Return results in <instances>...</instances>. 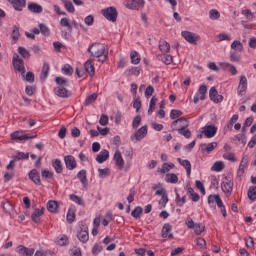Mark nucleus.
<instances>
[{
    "label": "nucleus",
    "mask_w": 256,
    "mask_h": 256,
    "mask_svg": "<svg viewBox=\"0 0 256 256\" xmlns=\"http://www.w3.org/2000/svg\"><path fill=\"white\" fill-rule=\"evenodd\" d=\"M18 53L19 55H21V57H23V59H29L31 57V53L29 52V50H27L23 46L18 47Z\"/></svg>",
    "instance_id": "43"
},
{
    "label": "nucleus",
    "mask_w": 256,
    "mask_h": 256,
    "mask_svg": "<svg viewBox=\"0 0 256 256\" xmlns=\"http://www.w3.org/2000/svg\"><path fill=\"white\" fill-rule=\"evenodd\" d=\"M68 223H73L75 221V213L73 211L68 210L67 216H66Z\"/></svg>",
    "instance_id": "63"
},
{
    "label": "nucleus",
    "mask_w": 256,
    "mask_h": 256,
    "mask_svg": "<svg viewBox=\"0 0 256 256\" xmlns=\"http://www.w3.org/2000/svg\"><path fill=\"white\" fill-rule=\"evenodd\" d=\"M217 142L204 143L200 145V149L202 153H211L217 149Z\"/></svg>",
    "instance_id": "24"
},
{
    "label": "nucleus",
    "mask_w": 256,
    "mask_h": 256,
    "mask_svg": "<svg viewBox=\"0 0 256 256\" xmlns=\"http://www.w3.org/2000/svg\"><path fill=\"white\" fill-rule=\"evenodd\" d=\"M245 93H247V76L241 75L237 88V95H239V97H243Z\"/></svg>",
    "instance_id": "10"
},
{
    "label": "nucleus",
    "mask_w": 256,
    "mask_h": 256,
    "mask_svg": "<svg viewBox=\"0 0 256 256\" xmlns=\"http://www.w3.org/2000/svg\"><path fill=\"white\" fill-rule=\"evenodd\" d=\"M166 183L176 184L179 183V177L175 173H168L165 177Z\"/></svg>",
    "instance_id": "37"
},
{
    "label": "nucleus",
    "mask_w": 256,
    "mask_h": 256,
    "mask_svg": "<svg viewBox=\"0 0 256 256\" xmlns=\"http://www.w3.org/2000/svg\"><path fill=\"white\" fill-rule=\"evenodd\" d=\"M101 13L103 17H105V19H107L108 21H112V23H115V21H117V16H118L117 8L111 6L101 10Z\"/></svg>",
    "instance_id": "5"
},
{
    "label": "nucleus",
    "mask_w": 256,
    "mask_h": 256,
    "mask_svg": "<svg viewBox=\"0 0 256 256\" xmlns=\"http://www.w3.org/2000/svg\"><path fill=\"white\" fill-rule=\"evenodd\" d=\"M141 215H143V208L141 206H137L132 212L131 216L134 217V219H140Z\"/></svg>",
    "instance_id": "45"
},
{
    "label": "nucleus",
    "mask_w": 256,
    "mask_h": 256,
    "mask_svg": "<svg viewBox=\"0 0 256 256\" xmlns=\"http://www.w3.org/2000/svg\"><path fill=\"white\" fill-rule=\"evenodd\" d=\"M45 214V208H35L34 212L31 215V219L34 223H41V217Z\"/></svg>",
    "instance_id": "23"
},
{
    "label": "nucleus",
    "mask_w": 256,
    "mask_h": 256,
    "mask_svg": "<svg viewBox=\"0 0 256 256\" xmlns=\"http://www.w3.org/2000/svg\"><path fill=\"white\" fill-rule=\"evenodd\" d=\"M47 209L50 213H57V210L59 209V203L55 200H50L47 203Z\"/></svg>",
    "instance_id": "35"
},
{
    "label": "nucleus",
    "mask_w": 256,
    "mask_h": 256,
    "mask_svg": "<svg viewBox=\"0 0 256 256\" xmlns=\"http://www.w3.org/2000/svg\"><path fill=\"white\" fill-rule=\"evenodd\" d=\"M64 7L68 13H75V6H73V3L71 1H68L64 4Z\"/></svg>",
    "instance_id": "60"
},
{
    "label": "nucleus",
    "mask_w": 256,
    "mask_h": 256,
    "mask_svg": "<svg viewBox=\"0 0 256 256\" xmlns=\"http://www.w3.org/2000/svg\"><path fill=\"white\" fill-rule=\"evenodd\" d=\"M182 37L190 43L191 45H197V42L199 41V36L197 34L190 32V31H182L181 32Z\"/></svg>",
    "instance_id": "11"
},
{
    "label": "nucleus",
    "mask_w": 256,
    "mask_h": 256,
    "mask_svg": "<svg viewBox=\"0 0 256 256\" xmlns=\"http://www.w3.org/2000/svg\"><path fill=\"white\" fill-rule=\"evenodd\" d=\"M159 49L162 53H169L171 51V45L167 41L163 40L159 44Z\"/></svg>",
    "instance_id": "41"
},
{
    "label": "nucleus",
    "mask_w": 256,
    "mask_h": 256,
    "mask_svg": "<svg viewBox=\"0 0 256 256\" xmlns=\"http://www.w3.org/2000/svg\"><path fill=\"white\" fill-rule=\"evenodd\" d=\"M247 165H249V159L243 157L237 171V179H239V181H241V178L245 174V169H247Z\"/></svg>",
    "instance_id": "18"
},
{
    "label": "nucleus",
    "mask_w": 256,
    "mask_h": 256,
    "mask_svg": "<svg viewBox=\"0 0 256 256\" xmlns=\"http://www.w3.org/2000/svg\"><path fill=\"white\" fill-rule=\"evenodd\" d=\"M11 37H12L11 45H15V43L19 41V37H21V34L19 33V27L17 26L12 27Z\"/></svg>",
    "instance_id": "32"
},
{
    "label": "nucleus",
    "mask_w": 256,
    "mask_h": 256,
    "mask_svg": "<svg viewBox=\"0 0 256 256\" xmlns=\"http://www.w3.org/2000/svg\"><path fill=\"white\" fill-rule=\"evenodd\" d=\"M101 251H103V246L95 244L92 248V255L97 256Z\"/></svg>",
    "instance_id": "59"
},
{
    "label": "nucleus",
    "mask_w": 256,
    "mask_h": 256,
    "mask_svg": "<svg viewBox=\"0 0 256 256\" xmlns=\"http://www.w3.org/2000/svg\"><path fill=\"white\" fill-rule=\"evenodd\" d=\"M99 123L105 127V125H109V116L102 114L99 120Z\"/></svg>",
    "instance_id": "62"
},
{
    "label": "nucleus",
    "mask_w": 256,
    "mask_h": 256,
    "mask_svg": "<svg viewBox=\"0 0 256 256\" xmlns=\"http://www.w3.org/2000/svg\"><path fill=\"white\" fill-rule=\"evenodd\" d=\"M175 201H176V205L178 207H183V205H185V203H187V196H183L181 198V196H179V193H176Z\"/></svg>",
    "instance_id": "46"
},
{
    "label": "nucleus",
    "mask_w": 256,
    "mask_h": 256,
    "mask_svg": "<svg viewBox=\"0 0 256 256\" xmlns=\"http://www.w3.org/2000/svg\"><path fill=\"white\" fill-rule=\"evenodd\" d=\"M231 49H233V51L230 52L231 63H239V61H241V54L239 53H243V51H245L243 43L239 40H235L231 44Z\"/></svg>",
    "instance_id": "3"
},
{
    "label": "nucleus",
    "mask_w": 256,
    "mask_h": 256,
    "mask_svg": "<svg viewBox=\"0 0 256 256\" xmlns=\"http://www.w3.org/2000/svg\"><path fill=\"white\" fill-rule=\"evenodd\" d=\"M55 81L59 87H69V81L63 77H56Z\"/></svg>",
    "instance_id": "48"
},
{
    "label": "nucleus",
    "mask_w": 256,
    "mask_h": 256,
    "mask_svg": "<svg viewBox=\"0 0 256 256\" xmlns=\"http://www.w3.org/2000/svg\"><path fill=\"white\" fill-rule=\"evenodd\" d=\"M64 163L68 171H73V169H77V161L75 160V157L73 155L65 156Z\"/></svg>",
    "instance_id": "13"
},
{
    "label": "nucleus",
    "mask_w": 256,
    "mask_h": 256,
    "mask_svg": "<svg viewBox=\"0 0 256 256\" xmlns=\"http://www.w3.org/2000/svg\"><path fill=\"white\" fill-rule=\"evenodd\" d=\"M88 53H90L91 57H96L100 63H105L109 55L105 50V45L98 42L88 47Z\"/></svg>",
    "instance_id": "1"
},
{
    "label": "nucleus",
    "mask_w": 256,
    "mask_h": 256,
    "mask_svg": "<svg viewBox=\"0 0 256 256\" xmlns=\"http://www.w3.org/2000/svg\"><path fill=\"white\" fill-rule=\"evenodd\" d=\"M209 17H210V19L215 21V20L219 19V17H221V14L219 13V11L212 9L209 11Z\"/></svg>",
    "instance_id": "56"
},
{
    "label": "nucleus",
    "mask_w": 256,
    "mask_h": 256,
    "mask_svg": "<svg viewBox=\"0 0 256 256\" xmlns=\"http://www.w3.org/2000/svg\"><path fill=\"white\" fill-rule=\"evenodd\" d=\"M202 129V133L207 137V139H211L217 135V126L215 125H206Z\"/></svg>",
    "instance_id": "12"
},
{
    "label": "nucleus",
    "mask_w": 256,
    "mask_h": 256,
    "mask_svg": "<svg viewBox=\"0 0 256 256\" xmlns=\"http://www.w3.org/2000/svg\"><path fill=\"white\" fill-rule=\"evenodd\" d=\"M60 25H61V27H67L68 30L73 31V26H71V24L69 23L68 18H62L60 20Z\"/></svg>",
    "instance_id": "55"
},
{
    "label": "nucleus",
    "mask_w": 256,
    "mask_h": 256,
    "mask_svg": "<svg viewBox=\"0 0 256 256\" xmlns=\"http://www.w3.org/2000/svg\"><path fill=\"white\" fill-rule=\"evenodd\" d=\"M170 169H175V164L165 162L162 164L160 173H162V174L169 173Z\"/></svg>",
    "instance_id": "40"
},
{
    "label": "nucleus",
    "mask_w": 256,
    "mask_h": 256,
    "mask_svg": "<svg viewBox=\"0 0 256 256\" xmlns=\"http://www.w3.org/2000/svg\"><path fill=\"white\" fill-rule=\"evenodd\" d=\"M181 115H183V112L181 110L172 109L170 112V119L172 120L179 119Z\"/></svg>",
    "instance_id": "52"
},
{
    "label": "nucleus",
    "mask_w": 256,
    "mask_h": 256,
    "mask_svg": "<svg viewBox=\"0 0 256 256\" xmlns=\"http://www.w3.org/2000/svg\"><path fill=\"white\" fill-rule=\"evenodd\" d=\"M14 161H21V159H29V153L18 152L15 156H13Z\"/></svg>",
    "instance_id": "51"
},
{
    "label": "nucleus",
    "mask_w": 256,
    "mask_h": 256,
    "mask_svg": "<svg viewBox=\"0 0 256 256\" xmlns=\"http://www.w3.org/2000/svg\"><path fill=\"white\" fill-rule=\"evenodd\" d=\"M3 210L6 212V213H9L11 214V212L13 211V205H11V203L9 202H5L3 205Z\"/></svg>",
    "instance_id": "64"
},
{
    "label": "nucleus",
    "mask_w": 256,
    "mask_h": 256,
    "mask_svg": "<svg viewBox=\"0 0 256 256\" xmlns=\"http://www.w3.org/2000/svg\"><path fill=\"white\" fill-rule=\"evenodd\" d=\"M97 101V93H93L86 97L84 101L85 107H88V105H91Z\"/></svg>",
    "instance_id": "42"
},
{
    "label": "nucleus",
    "mask_w": 256,
    "mask_h": 256,
    "mask_svg": "<svg viewBox=\"0 0 256 256\" xmlns=\"http://www.w3.org/2000/svg\"><path fill=\"white\" fill-rule=\"evenodd\" d=\"M80 227L77 230L76 237L80 243H87L89 241V226H87V223L81 221Z\"/></svg>",
    "instance_id": "4"
},
{
    "label": "nucleus",
    "mask_w": 256,
    "mask_h": 256,
    "mask_svg": "<svg viewBox=\"0 0 256 256\" xmlns=\"http://www.w3.org/2000/svg\"><path fill=\"white\" fill-rule=\"evenodd\" d=\"M141 125V116L137 115L132 121V128L137 129Z\"/></svg>",
    "instance_id": "61"
},
{
    "label": "nucleus",
    "mask_w": 256,
    "mask_h": 256,
    "mask_svg": "<svg viewBox=\"0 0 256 256\" xmlns=\"http://www.w3.org/2000/svg\"><path fill=\"white\" fill-rule=\"evenodd\" d=\"M247 195L250 201H256V186H250Z\"/></svg>",
    "instance_id": "47"
},
{
    "label": "nucleus",
    "mask_w": 256,
    "mask_h": 256,
    "mask_svg": "<svg viewBox=\"0 0 256 256\" xmlns=\"http://www.w3.org/2000/svg\"><path fill=\"white\" fill-rule=\"evenodd\" d=\"M155 105H157V98L152 97L149 103L148 115H152L155 111Z\"/></svg>",
    "instance_id": "50"
},
{
    "label": "nucleus",
    "mask_w": 256,
    "mask_h": 256,
    "mask_svg": "<svg viewBox=\"0 0 256 256\" xmlns=\"http://www.w3.org/2000/svg\"><path fill=\"white\" fill-rule=\"evenodd\" d=\"M130 59L133 65H139V63H141V57H139V53L137 51L131 52Z\"/></svg>",
    "instance_id": "39"
},
{
    "label": "nucleus",
    "mask_w": 256,
    "mask_h": 256,
    "mask_svg": "<svg viewBox=\"0 0 256 256\" xmlns=\"http://www.w3.org/2000/svg\"><path fill=\"white\" fill-rule=\"evenodd\" d=\"M178 163H180V165H182V167H184L186 169V173L189 177V175H191V162L189 160H183L181 158H177Z\"/></svg>",
    "instance_id": "36"
},
{
    "label": "nucleus",
    "mask_w": 256,
    "mask_h": 256,
    "mask_svg": "<svg viewBox=\"0 0 256 256\" xmlns=\"http://www.w3.org/2000/svg\"><path fill=\"white\" fill-rule=\"evenodd\" d=\"M207 96V85H201L198 89V94L194 95L193 102L195 105L199 103V101H205Z\"/></svg>",
    "instance_id": "9"
},
{
    "label": "nucleus",
    "mask_w": 256,
    "mask_h": 256,
    "mask_svg": "<svg viewBox=\"0 0 256 256\" xmlns=\"http://www.w3.org/2000/svg\"><path fill=\"white\" fill-rule=\"evenodd\" d=\"M209 97L210 101H213L214 103H221L223 101V95H219V92H217V88L215 87L210 88Z\"/></svg>",
    "instance_id": "20"
},
{
    "label": "nucleus",
    "mask_w": 256,
    "mask_h": 256,
    "mask_svg": "<svg viewBox=\"0 0 256 256\" xmlns=\"http://www.w3.org/2000/svg\"><path fill=\"white\" fill-rule=\"evenodd\" d=\"M16 253L20 256H33L35 255V248H27L24 245H19L16 249Z\"/></svg>",
    "instance_id": "15"
},
{
    "label": "nucleus",
    "mask_w": 256,
    "mask_h": 256,
    "mask_svg": "<svg viewBox=\"0 0 256 256\" xmlns=\"http://www.w3.org/2000/svg\"><path fill=\"white\" fill-rule=\"evenodd\" d=\"M14 7L15 11H23L24 7H27V0H8Z\"/></svg>",
    "instance_id": "26"
},
{
    "label": "nucleus",
    "mask_w": 256,
    "mask_h": 256,
    "mask_svg": "<svg viewBox=\"0 0 256 256\" xmlns=\"http://www.w3.org/2000/svg\"><path fill=\"white\" fill-rule=\"evenodd\" d=\"M70 201H73V203H76L77 205H80L81 207H85V200H83V198L75 195V194H71L69 196Z\"/></svg>",
    "instance_id": "38"
},
{
    "label": "nucleus",
    "mask_w": 256,
    "mask_h": 256,
    "mask_svg": "<svg viewBox=\"0 0 256 256\" xmlns=\"http://www.w3.org/2000/svg\"><path fill=\"white\" fill-rule=\"evenodd\" d=\"M147 137V125L142 126L139 128L132 136L131 140L135 139L136 141H141L142 139H145Z\"/></svg>",
    "instance_id": "14"
},
{
    "label": "nucleus",
    "mask_w": 256,
    "mask_h": 256,
    "mask_svg": "<svg viewBox=\"0 0 256 256\" xmlns=\"http://www.w3.org/2000/svg\"><path fill=\"white\" fill-rule=\"evenodd\" d=\"M52 167L56 173H63V163L59 158L52 160Z\"/></svg>",
    "instance_id": "30"
},
{
    "label": "nucleus",
    "mask_w": 256,
    "mask_h": 256,
    "mask_svg": "<svg viewBox=\"0 0 256 256\" xmlns=\"http://www.w3.org/2000/svg\"><path fill=\"white\" fill-rule=\"evenodd\" d=\"M80 183H82L83 187H87V170L82 169L77 174Z\"/></svg>",
    "instance_id": "34"
},
{
    "label": "nucleus",
    "mask_w": 256,
    "mask_h": 256,
    "mask_svg": "<svg viewBox=\"0 0 256 256\" xmlns=\"http://www.w3.org/2000/svg\"><path fill=\"white\" fill-rule=\"evenodd\" d=\"M114 161L116 162L118 169H123V167H125V161L123 160L121 151L116 150V152L114 154Z\"/></svg>",
    "instance_id": "27"
},
{
    "label": "nucleus",
    "mask_w": 256,
    "mask_h": 256,
    "mask_svg": "<svg viewBox=\"0 0 256 256\" xmlns=\"http://www.w3.org/2000/svg\"><path fill=\"white\" fill-rule=\"evenodd\" d=\"M42 179H53L54 173L47 169L41 171Z\"/></svg>",
    "instance_id": "54"
},
{
    "label": "nucleus",
    "mask_w": 256,
    "mask_h": 256,
    "mask_svg": "<svg viewBox=\"0 0 256 256\" xmlns=\"http://www.w3.org/2000/svg\"><path fill=\"white\" fill-rule=\"evenodd\" d=\"M28 11H30V13L41 14L43 13V6L38 3H31L28 5Z\"/></svg>",
    "instance_id": "29"
},
{
    "label": "nucleus",
    "mask_w": 256,
    "mask_h": 256,
    "mask_svg": "<svg viewBox=\"0 0 256 256\" xmlns=\"http://www.w3.org/2000/svg\"><path fill=\"white\" fill-rule=\"evenodd\" d=\"M153 93H155V88H153L152 85L147 86V88L144 92L146 99H149V97H151L153 95Z\"/></svg>",
    "instance_id": "58"
},
{
    "label": "nucleus",
    "mask_w": 256,
    "mask_h": 256,
    "mask_svg": "<svg viewBox=\"0 0 256 256\" xmlns=\"http://www.w3.org/2000/svg\"><path fill=\"white\" fill-rule=\"evenodd\" d=\"M37 135L31 136L29 134L21 135L19 131L13 132L11 134V139L13 141H29V139H35Z\"/></svg>",
    "instance_id": "17"
},
{
    "label": "nucleus",
    "mask_w": 256,
    "mask_h": 256,
    "mask_svg": "<svg viewBox=\"0 0 256 256\" xmlns=\"http://www.w3.org/2000/svg\"><path fill=\"white\" fill-rule=\"evenodd\" d=\"M109 159V152L107 150H102L97 156L96 161L97 163H105Z\"/></svg>",
    "instance_id": "33"
},
{
    "label": "nucleus",
    "mask_w": 256,
    "mask_h": 256,
    "mask_svg": "<svg viewBox=\"0 0 256 256\" xmlns=\"http://www.w3.org/2000/svg\"><path fill=\"white\" fill-rule=\"evenodd\" d=\"M189 127V121L186 118H178L171 123V129L178 131L179 135H183L186 139H191V130Z\"/></svg>",
    "instance_id": "2"
},
{
    "label": "nucleus",
    "mask_w": 256,
    "mask_h": 256,
    "mask_svg": "<svg viewBox=\"0 0 256 256\" xmlns=\"http://www.w3.org/2000/svg\"><path fill=\"white\" fill-rule=\"evenodd\" d=\"M221 189L224 195H226V197H231V193H233V182L232 181L222 182Z\"/></svg>",
    "instance_id": "22"
},
{
    "label": "nucleus",
    "mask_w": 256,
    "mask_h": 256,
    "mask_svg": "<svg viewBox=\"0 0 256 256\" xmlns=\"http://www.w3.org/2000/svg\"><path fill=\"white\" fill-rule=\"evenodd\" d=\"M186 225L188 229H194L196 235H201V233L205 231V226L201 225L200 223H195L191 217L186 219Z\"/></svg>",
    "instance_id": "7"
},
{
    "label": "nucleus",
    "mask_w": 256,
    "mask_h": 256,
    "mask_svg": "<svg viewBox=\"0 0 256 256\" xmlns=\"http://www.w3.org/2000/svg\"><path fill=\"white\" fill-rule=\"evenodd\" d=\"M62 73L64 75H68L71 76V74L73 73V67H71V65L66 64L62 67Z\"/></svg>",
    "instance_id": "53"
},
{
    "label": "nucleus",
    "mask_w": 256,
    "mask_h": 256,
    "mask_svg": "<svg viewBox=\"0 0 256 256\" xmlns=\"http://www.w3.org/2000/svg\"><path fill=\"white\" fill-rule=\"evenodd\" d=\"M98 173L100 178L109 177V175L111 174L109 168H104V169L99 168Z\"/></svg>",
    "instance_id": "57"
},
{
    "label": "nucleus",
    "mask_w": 256,
    "mask_h": 256,
    "mask_svg": "<svg viewBox=\"0 0 256 256\" xmlns=\"http://www.w3.org/2000/svg\"><path fill=\"white\" fill-rule=\"evenodd\" d=\"M51 69V66L49 65L48 62H44L43 67H42V71L40 74V80L42 82H45L47 80V77H49V71Z\"/></svg>",
    "instance_id": "28"
},
{
    "label": "nucleus",
    "mask_w": 256,
    "mask_h": 256,
    "mask_svg": "<svg viewBox=\"0 0 256 256\" xmlns=\"http://www.w3.org/2000/svg\"><path fill=\"white\" fill-rule=\"evenodd\" d=\"M28 177L35 185H41V175L37 169H32L29 172Z\"/></svg>",
    "instance_id": "25"
},
{
    "label": "nucleus",
    "mask_w": 256,
    "mask_h": 256,
    "mask_svg": "<svg viewBox=\"0 0 256 256\" xmlns=\"http://www.w3.org/2000/svg\"><path fill=\"white\" fill-rule=\"evenodd\" d=\"M54 93L57 97H61L62 99H68V97H71V91L62 86L54 88Z\"/></svg>",
    "instance_id": "19"
},
{
    "label": "nucleus",
    "mask_w": 256,
    "mask_h": 256,
    "mask_svg": "<svg viewBox=\"0 0 256 256\" xmlns=\"http://www.w3.org/2000/svg\"><path fill=\"white\" fill-rule=\"evenodd\" d=\"M212 171H216V173H219L220 171H223L225 169V164L221 161H217L212 166Z\"/></svg>",
    "instance_id": "44"
},
{
    "label": "nucleus",
    "mask_w": 256,
    "mask_h": 256,
    "mask_svg": "<svg viewBox=\"0 0 256 256\" xmlns=\"http://www.w3.org/2000/svg\"><path fill=\"white\" fill-rule=\"evenodd\" d=\"M125 7H127V9L139 11V9L145 7V0H127Z\"/></svg>",
    "instance_id": "8"
},
{
    "label": "nucleus",
    "mask_w": 256,
    "mask_h": 256,
    "mask_svg": "<svg viewBox=\"0 0 256 256\" xmlns=\"http://www.w3.org/2000/svg\"><path fill=\"white\" fill-rule=\"evenodd\" d=\"M12 63L14 69L18 71V73H21L22 77H25V62L19 58V55L16 54V56H13Z\"/></svg>",
    "instance_id": "6"
},
{
    "label": "nucleus",
    "mask_w": 256,
    "mask_h": 256,
    "mask_svg": "<svg viewBox=\"0 0 256 256\" xmlns=\"http://www.w3.org/2000/svg\"><path fill=\"white\" fill-rule=\"evenodd\" d=\"M40 33L44 35V37H49L51 35V31L49 30V27L45 24H39Z\"/></svg>",
    "instance_id": "49"
},
{
    "label": "nucleus",
    "mask_w": 256,
    "mask_h": 256,
    "mask_svg": "<svg viewBox=\"0 0 256 256\" xmlns=\"http://www.w3.org/2000/svg\"><path fill=\"white\" fill-rule=\"evenodd\" d=\"M173 226H171L169 223H165L161 230V237L163 239H173Z\"/></svg>",
    "instance_id": "16"
},
{
    "label": "nucleus",
    "mask_w": 256,
    "mask_h": 256,
    "mask_svg": "<svg viewBox=\"0 0 256 256\" xmlns=\"http://www.w3.org/2000/svg\"><path fill=\"white\" fill-rule=\"evenodd\" d=\"M84 69L86 73H89L93 77L95 75V65L93 64V60H87L84 64Z\"/></svg>",
    "instance_id": "31"
},
{
    "label": "nucleus",
    "mask_w": 256,
    "mask_h": 256,
    "mask_svg": "<svg viewBox=\"0 0 256 256\" xmlns=\"http://www.w3.org/2000/svg\"><path fill=\"white\" fill-rule=\"evenodd\" d=\"M155 195L161 197L159 204L165 207L167 203H169V197H167V190L165 188H161L155 192Z\"/></svg>",
    "instance_id": "21"
}]
</instances>
